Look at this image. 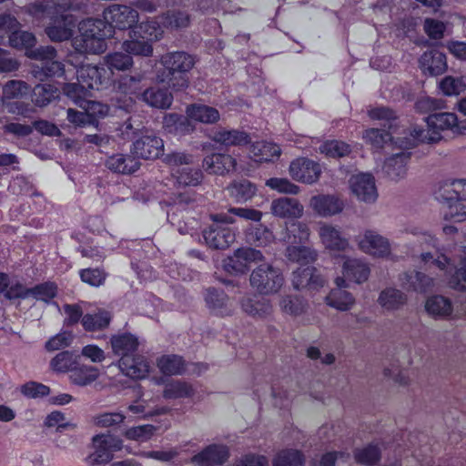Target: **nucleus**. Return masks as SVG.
Listing matches in <instances>:
<instances>
[{
	"label": "nucleus",
	"mask_w": 466,
	"mask_h": 466,
	"mask_svg": "<svg viewBox=\"0 0 466 466\" xmlns=\"http://www.w3.org/2000/svg\"><path fill=\"white\" fill-rule=\"evenodd\" d=\"M196 63V56L187 52H167L160 57L163 68L158 71L157 78L174 91H184L189 86L190 72Z\"/></svg>",
	"instance_id": "1"
},
{
	"label": "nucleus",
	"mask_w": 466,
	"mask_h": 466,
	"mask_svg": "<svg viewBox=\"0 0 466 466\" xmlns=\"http://www.w3.org/2000/svg\"><path fill=\"white\" fill-rule=\"evenodd\" d=\"M426 127L418 125L410 127L407 135L400 139V147H415L420 143L434 144L441 140V131L451 130L457 123V115L451 112H435L426 118Z\"/></svg>",
	"instance_id": "2"
},
{
	"label": "nucleus",
	"mask_w": 466,
	"mask_h": 466,
	"mask_svg": "<svg viewBox=\"0 0 466 466\" xmlns=\"http://www.w3.org/2000/svg\"><path fill=\"white\" fill-rule=\"evenodd\" d=\"M76 44L85 52L99 54L106 49L105 40L113 36V29L103 18H86L78 24Z\"/></svg>",
	"instance_id": "3"
},
{
	"label": "nucleus",
	"mask_w": 466,
	"mask_h": 466,
	"mask_svg": "<svg viewBox=\"0 0 466 466\" xmlns=\"http://www.w3.org/2000/svg\"><path fill=\"white\" fill-rule=\"evenodd\" d=\"M211 224L203 228L202 237L206 245L212 249H226L236 239L235 232L229 227L235 222L228 214H211Z\"/></svg>",
	"instance_id": "4"
},
{
	"label": "nucleus",
	"mask_w": 466,
	"mask_h": 466,
	"mask_svg": "<svg viewBox=\"0 0 466 466\" xmlns=\"http://www.w3.org/2000/svg\"><path fill=\"white\" fill-rule=\"evenodd\" d=\"M130 39L122 44L125 52L129 56L150 57L153 54L151 42L158 39V29L156 22L147 21L137 25L130 32Z\"/></svg>",
	"instance_id": "5"
},
{
	"label": "nucleus",
	"mask_w": 466,
	"mask_h": 466,
	"mask_svg": "<svg viewBox=\"0 0 466 466\" xmlns=\"http://www.w3.org/2000/svg\"><path fill=\"white\" fill-rule=\"evenodd\" d=\"M250 285L259 294L277 293L284 284V277L279 268L263 263L254 268L249 278Z\"/></svg>",
	"instance_id": "6"
},
{
	"label": "nucleus",
	"mask_w": 466,
	"mask_h": 466,
	"mask_svg": "<svg viewBox=\"0 0 466 466\" xmlns=\"http://www.w3.org/2000/svg\"><path fill=\"white\" fill-rule=\"evenodd\" d=\"M134 135L130 152L137 159H156L163 155L164 142L154 131L143 128Z\"/></svg>",
	"instance_id": "7"
},
{
	"label": "nucleus",
	"mask_w": 466,
	"mask_h": 466,
	"mask_svg": "<svg viewBox=\"0 0 466 466\" xmlns=\"http://www.w3.org/2000/svg\"><path fill=\"white\" fill-rule=\"evenodd\" d=\"M94 451L90 453L86 461L90 466H99L108 463L123 447V441L111 434H97L92 439Z\"/></svg>",
	"instance_id": "8"
},
{
	"label": "nucleus",
	"mask_w": 466,
	"mask_h": 466,
	"mask_svg": "<svg viewBox=\"0 0 466 466\" xmlns=\"http://www.w3.org/2000/svg\"><path fill=\"white\" fill-rule=\"evenodd\" d=\"M263 255L260 250L252 248H240L222 261V268L231 276H240L249 270L251 262L261 261Z\"/></svg>",
	"instance_id": "9"
},
{
	"label": "nucleus",
	"mask_w": 466,
	"mask_h": 466,
	"mask_svg": "<svg viewBox=\"0 0 466 466\" xmlns=\"http://www.w3.org/2000/svg\"><path fill=\"white\" fill-rule=\"evenodd\" d=\"M103 17L113 31L115 28L131 31L138 21V12L127 5H112L104 10Z\"/></svg>",
	"instance_id": "10"
},
{
	"label": "nucleus",
	"mask_w": 466,
	"mask_h": 466,
	"mask_svg": "<svg viewBox=\"0 0 466 466\" xmlns=\"http://www.w3.org/2000/svg\"><path fill=\"white\" fill-rule=\"evenodd\" d=\"M77 81L83 85L86 89L100 90L108 87L111 83V73L102 66H83L76 70Z\"/></svg>",
	"instance_id": "11"
},
{
	"label": "nucleus",
	"mask_w": 466,
	"mask_h": 466,
	"mask_svg": "<svg viewBox=\"0 0 466 466\" xmlns=\"http://www.w3.org/2000/svg\"><path fill=\"white\" fill-rule=\"evenodd\" d=\"M26 13L31 16L41 19L46 16L53 17L59 13L76 10L71 0H37L25 6Z\"/></svg>",
	"instance_id": "12"
},
{
	"label": "nucleus",
	"mask_w": 466,
	"mask_h": 466,
	"mask_svg": "<svg viewBox=\"0 0 466 466\" xmlns=\"http://www.w3.org/2000/svg\"><path fill=\"white\" fill-rule=\"evenodd\" d=\"M52 24L46 27V35L53 42H63L69 40L74 34L76 25V19L73 15L59 13L53 17Z\"/></svg>",
	"instance_id": "13"
},
{
	"label": "nucleus",
	"mask_w": 466,
	"mask_h": 466,
	"mask_svg": "<svg viewBox=\"0 0 466 466\" xmlns=\"http://www.w3.org/2000/svg\"><path fill=\"white\" fill-rule=\"evenodd\" d=\"M289 174L297 181L312 184L319 180L321 175L320 165L308 157H299L289 165Z\"/></svg>",
	"instance_id": "14"
},
{
	"label": "nucleus",
	"mask_w": 466,
	"mask_h": 466,
	"mask_svg": "<svg viewBox=\"0 0 466 466\" xmlns=\"http://www.w3.org/2000/svg\"><path fill=\"white\" fill-rule=\"evenodd\" d=\"M325 283L326 279L319 270L311 266L299 267L292 273V285L298 290H319Z\"/></svg>",
	"instance_id": "15"
},
{
	"label": "nucleus",
	"mask_w": 466,
	"mask_h": 466,
	"mask_svg": "<svg viewBox=\"0 0 466 466\" xmlns=\"http://www.w3.org/2000/svg\"><path fill=\"white\" fill-rule=\"evenodd\" d=\"M399 281L402 289L420 294L432 292L435 287L433 278L417 270L406 271L400 274Z\"/></svg>",
	"instance_id": "16"
},
{
	"label": "nucleus",
	"mask_w": 466,
	"mask_h": 466,
	"mask_svg": "<svg viewBox=\"0 0 466 466\" xmlns=\"http://www.w3.org/2000/svg\"><path fill=\"white\" fill-rule=\"evenodd\" d=\"M229 458L226 445L210 444L191 457L190 461L198 466H220Z\"/></svg>",
	"instance_id": "17"
},
{
	"label": "nucleus",
	"mask_w": 466,
	"mask_h": 466,
	"mask_svg": "<svg viewBox=\"0 0 466 466\" xmlns=\"http://www.w3.org/2000/svg\"><path fill=\"white\" fill-rule=\"evenodd\" d=\"M398 138V143L400 147V139ZM402 151L400 153L393 154L392 156L386 158L383 167L382 172L383 174L390 178V180H400L407 175L408 171V163L410 158L411 153L407 151L408 148L402 147Z\"/></svg>",
	"instance_id": "18"
},
{
	"label": "nucleus",
	"mask_w": 466,
	"mask_h": 466,
	"mask_svg": "<svg viewBox=\"0 0 466 466\" xmlns=\"http://www.w3.org/2000/svg\"><path fill=\"white\" fill-rule=\"evenodd\" d=\"M352 193L360 201L370 204L378 198L374 177L370 174H360L350 180Z\"/></svg>",
	"instance_id": "19"
},
{
	"label": "nucleus",
	"mask_w": 466,
	"mask_h": 466,
	"mask_svg": "<svg viewBox=\"0 0 466 466\" xmlns=\"http://www.w3.org/2000/svg\"><path fill=\"white\" fill-rule=\"evenodd\" d=\"M111 84L116 92L130 97L134 96L137 100L147 86L145 74L142 73L120 76L117 79H112Z\"/></svg>",
	"instance_id": "20"
},
{
	"label": "nucleus",
	"mask_w": 466,
	"mask_h": 466,
	"mask_svg": "<svg viewBox=\"0 0 466 466\" xmlns=\"http://www.w3.org/2000/svg\"><path fill=\"white\" fill-rule=\"evenodd\" d=\"M420 68L425 76H437L448 68L446 55L438 49L425 51L419 59Z\"/></svg>",
	"instance_id": "21"
},
{
	"label": "nucleus",
	"mask_w": 466,
	"mask_h": 466,
	"mask_svg": "<svg viewBox=\"0 0 466 466\" xmlns=\"http://www.w3.org/2000/svg\"><path fill=\"white\" fill-rule=\"evenodd\" d=\"M236 159L228 154L213 153L203 159L202 167L208 174L225 175L236 169Z\"/></svg>",
	"instance_id": "22"
},
{
	"label": "nucleus",
	"mask_w": 466,
	"mask_h": 466,
	"mask_svg": "<svg viewBox=\"0 0 466 466\" xmlns=\"http://www.w3.org/2000/svg\"><path fill=\"white\" fill-rule=\"evenodd\" d=\"M110 345L115 355L126 358L134 355L139 347L137 335L130 332H118L110 338Z\"/></svg>",
	"instance_id": "23"
},
{
	"label": "nucleus",
	"mask_w": 466,
	"mask_h": 466,
	"mask_svg": "<svg viewBox=\"0 0 466 466\" xmlns=\"http://www.w3.org/2000/svg\"><path fill=\"white\" fill-rule=\"evenodd\" d=\"M335 282L337 288L331 289L329 294L326 297L327 304L340 311L350 309L355 302V299L351 293L343 289V288L347 287L346 279L338 277Z\"/></svg>",
	"instance_id": "24"
},
{
	"label": "nucleus",
	"mask_w": 466,
	"mask_h": 466,
	"mask_svg": "<svg viewBox=\"0 0 466 466\" xmlns=\"http://www.w3.org/2000/svg\"><path fill=\"white\" fill-rule=\"evenodd\" d=\"M105 165L110 171L123 175L133 174L140 167L139 160L133 154H113L107 157Z\"/></svg>",
	"instance_id": "25"
},
{
	"label": "nucleus",
	"mask_w": 466,
	"mask_h": 466,
	"mask_svg": "<svg viewBox=\"0 0 466 466\" xmlns=\"http://www.w3.org/2000/svg\"><path fill=\"white\" fill-rule=\"evenodd\" d=\"M139 101L157 109H167L173 103V96L167 88L145 86Z\"/></svg>",
	"instance_id": "26"
},
{
	"label": "nucleus",
	"mask_w": 466,
	"mask_h": 466,
	"mask_svg": "<svg viewBox=\"0 0 466 466\" xmlns=\"http://www.w3.org/2000/svg\"><path fill=\"white\" fill-rule=\"evenodd\" d=\"M118 366L126 376L134 380L146 378L150 369L149 363L144 357L134 355L121 358Z\"/></svg>",
	"instance_id": "27"
},
{
	"label": "nucleus",
	"mask_w": 466,
	"mask_h": 466,
	"mask_svg": "<svg viewBox=\"0 0 466 466\" xmlns=\"http://www.w3.org/2000/svg\"><path fill=\"white\" fill-rule=\"evenodd\" d=\"M205 302L215 315L224 317L232 313L229 298L222 289L208 288L205 293Z\"/></svg>",
	"instance_id": "28"
},
{
	"label": "nucleus",
	"mask_w": 466,
	"mask_h": 466,
	"mask_svg": "<svg viewBox=\"0 0 466 466\" xmlns=\"http://www.w3.org/2000/svg\"><path fill=\"white\" fill-rule=\"evenodd\" d=\"M212 140L225 147H244L251 143V137L243 130L219 128L214 132Z\"/></svg>",
	"instance_id": "29"
},
{
	"label": "nucleus",
	"mask_w": 466,
	"mask_h": 466,
	"mask_svg": "<svg viewBox=\"0 0 466 466\" xmlns=\"http://www.w3.org/2000/svg\"><path fill=\"white\" fill-rule=\"evenodd\" d=\"M360 246L365 252L377 257H386L390 252L389 240L371 230L365 232L363 238L360 241Z\"/></svg>",
	"instance_id": "30"
},
{
	"label": "nucleus",
	"mask_w": 466,
	"mask_h": 466,
	"mask_svg": "<svg viewBox=\"0 0 466 466\" xmlns=\"http://www.w3.org/2000/svg\"><path fill=\"white\" fill-rule=\"evenodd\" d=\"M163 128L168 134L175 136H185L191 133L195 127L188 116L177 113L166 114L163 117Z\"/></svg>",
	"instance_id": "31"
},
{
	"label": "nucleus",
	"mask_w": 466,
	"mask_h": 466,
	"mask_svg": "<svg viewBox=\"0 0 466 466\" xmlns=\"http://www.w3.org/2000/svg\"><path fill=\"white\" fill-rule=\"evenodd\" d=\"M271 212L279 218H297L303 214V206L298 199L292 198H279L271 203Z\"/></svg>",
	"instance_id": "32"
},
{
	"label": "nucleus",
	"mask_w": 466,
	"mask_h": 466,
	"mask_svg": "<svg viewBox=\"0 0 466 466\" xmlns=\"http://www.w3.org/2000/svg\"><path fill=\"white\" fill-rule=\"evenodd\" d=\"M309 236V229L305 223L289 220L285 222V228L280 233V239L290 245L305 243Z\"/></svg>",
	"instance_id": "33"
},
{
	"label": "nucleus",
	"mask_w": 466,
	"mask_h": 466,
	"mask_svg": "<svg viewBox=\"0 0 466 466\" xmlns=\"http://www.w3.org/2000/svg\"><path fill=\"white\" fill-rule=\"evenodd\" d=\"M310 204L314 210L323 217L339 214L344 208L343 202L331 195H319L311 198Z\"/></svg>",
	"instance_id": "34"
},
{
	"label": "nucleus",
	"mask_w": 466,
	"mask_h": 466,
	"mask_svg": "<svg viewBox=\"0 0 466 466\" xmlns=\"http://www.w3.org/2000/svg\"><path fill=\"white\" fill-rule=\"evenodd\" d=\"M251 158L258 163L273 162L280 157L279 145L268 141H257L250 146Z\"/></svg>",
	"instance_id": "35"
},
{
	"label": "nucleus",
	"mask_w": 466,
	"mask_h": 466,
	"mask_svg": "<svg viewBox=\"0 0 466 466\" xmlns=\"http://www.w3.org/2000/svg\"><path fill=\"white\" fill-rule=\"evenodd\" d=\"M370 273V269L367 263L357 258H347L343 264L344 277L355 283L360 284L365 282Z\"/></svg>",
	"instance_id": "36"
},
{
	"label": "nucleus",
	"mask_w": 466,
	"mask_h": 466,
	"mask_svg": "<svg viewBox=\"0 0 466 466\" xmlns=\"http://www.w3.org/2000/svg\"><path fill=\"white\" fill-rule=\"evenodd\" d=\"M407 301V295L395 288L384 289L378 298V303L387 310H397L404 306Z\"/></svg>",
	"instance_id": "37"
},
{
	"label": "nucleus",
	"mask_w": 466,
	"mask_h": 466,
	"mask_svg": "<svg viewBox=\"0 0 466 466\" xmlns=\"http://www.w3.org/2000/svg\"><path fill=\"white\" fill-rule=\"evenodd\" d=\"M99 377V370L95 366L77 364L72 370L69 379L74 385L85 387L92 384Z\"/></svg>",
	"instance_id": "38"
},
{
	"label": "nucleus",
	"mask_w": 466,
	"mask_h": 466,
	"mask_svg": "<svg viewBox=\"0 0 466 466\" xmlns=\"http://www.w3.org/2000/svg\"><path fill=\"white\" fill-rule=\"evenodd\" d=\"M425 309L434 318H446L451 315L453 307L451 301L441 295H434L426 300Z\"/></svg>",
	"instance_id": "39"
},
{
	"label": "nucleus",
	"mask_w": 466,
	"mask_h": 466,
	"mask_svg": "<svg viewBox=\"0 0 466 466\" xmlns=\"http://www.w3.org/2000/svg\"><path fill=\"white\" fill-rule=\"evenodd\" d=\"M228 190L230 197L236 202L243 203L251 199L255 196L257 187L248 179H239L233 181L228 187Z\"/></svg>",
	"instance_id": "40"
},
{
	"label": "nucleus",
	"mask_w": 466,
	"mask_h": 466,
	"mask_svg": "<svg viewBox=\"0 0 466 466\" xmlns=\"http://www.w3.org/2000/svg\"><path fill=\"white\" fill-rule=\"evenodd\" d=\"M187 115L190 119L206 124H214L220 117L219 112L215 107L199 104L188 106L187 107Z\"/></svg>",
	"instance_id": "41"
},
{
	"label": "nucleus",
	"mask_w": 466,
	"mask_h": 466,
	"mask_svg": "<svg viewBox=\"0 0 466 466\" xmlns=\"http://www.w3.org/2000/svg\"><path fill=\"white\" fill-rule=\"evenodd\" d=\"M112 320V315L109 311L99 310L94 314H86L82 318V326L86 331H101L106 329Z\"/></svg>",
	"instance_id": "42"
},
{
	"label": "nucleus",
	"mask_w": 466,
	"mask_h": 466,
	"mask_svg": "<svg viewBox=\"0 0 466 466\" xmlns=\"http://www.w3.org/2000/svg\"><path fill=\"white\" fill-rule=\"evenodd\" d=\"M157 367L164 375H181L186 370V362L179 355H163L157 360Z\"/></svg>",
	"instance_id": "43"
},
{
	"label": "nucleus",
	"mask_w": 466,
	"mask_h": 466,
	"mask_svg": "<svg viewBox=\"0 0 466 466\" xmlns=\"http://www.w3.org/2000/svg\"><path fill=\"white\" fill-rule=\"evenodd\" d=\"M78 359L79 356L75 351L63 350L50 360V368L57 373L71 372L77 364Z\"/></svg>",
	"instance_id": "44"
},
{
	"label": "nucleus",
	"mask_w": 466,
	"mask_h": 466,
	"mask_svg": "<svg viewBox=\"0 0 466 466\" xmlns=\"http://www.w3.org/2000/svg\"><path fill=\"white\" fill-rule=\"evenodd\" d=\"M319 235L325 247L332 250H344L349 243L341 237L340 232L332 226L325 225L320 228Z\"/></svg>",
	"instance_id": "45"
},
{
	"label": "nucleus",
	"mask_w": 466,
	"mask_h": 466,
	"mask_svg": "<svg viewBox=\"0 0 466 466\" xmlns=\"http://www.w3.org/2000/svg\"><path fill=\"white\" fill-rule=\"evenodd\" d=\"M58 294V287L53 281H45L29 288V298L46 304H51Z\"/></svg>",
	"instance_id": "46"
},
{
	"label": "nucleus",
	"mask_w": 466,
	"mask_h": 466,
	"mask_svg": "<svg viewBox=\"0 0 466 466\" xmlns=\"http://www.w3.org/2000/svg\"><path fill=\"white\" fill-rule=\"evenodd\" d=\"M287 258L289 260L299 263L300 267L312 263L317 258L315 250L301 244L289 245L287 248Z\"/></svg>",
	"instance_id": "47"
},
{
	"label": "nucleus",
	"mask_w": 466,
	"mask_h": 466,
	"mask_svg": "<svg viewBox=\"0 0 466 466\" xmlns=\"http://www.w3.org/2000/svg\"><path fill=\"white\" fill-rule=\"evenodd\" d=\"M59 89L51 84H38L32 90V101L37 106H46L59 96Z\"/></svg>",
	"instance_id": "48"
},
{
	"label": "nucleus",
	"mask_w": 466,
	"mask_h": 466,
	"mask_svg": "<svg viewBox=\"0 0 466 466\" xmlns=\"http://www.w3.org/2000/svg\"><path fill=\"white\" fill-rule=\"evenodd\" d=\"M177 183L184 187H196L202 182L203 173L198 167L184 166L175 170Z\"/></svg>",
	"instance_id": "49"
},
{
	"label": "nucleus",
	"mask_w": 466,
	"mask_h": 466,
	"mask_svg": "<svg viewBox=\"0 0 466 466\" xmlns=\"http://www.w3.org/2000/svg\"><path fill=\"white\" fill-rule=\"evenodd\" d=\"M64 65L56 61L55 58H49L41 62V64L36 65L33 70L34 76L42 81L48 77L61 76L64 75Z\"/></svg>",
	"instance_id": "50"
},
{
	"label": "nucleus",
	"mask_w": 466,
	"mask_h": 466,
	"mask_svg": "<svg viewBox=\"0 0 466 466\" xmlns=\"http://www.w3.org/2000/svg\"><path fill=\"white\" fill-rule=\"evenodd\" d=\"M106 68L111 73V76L115 70L125 71L133 65V58L127 52H114L108 54L105 57Z\"/></svg>",
	"instance_id": "51"
},
{
	"label": "nucleus",
	"mask_w": 466,
	"mask_h": 466,
	"mask_svg": "<svg viewBox=\"0 0 466 466\" xmlns=\"http://www.w3.org/2000/svg\"><path fill=\"white\" fill-rule=\"evenodd\" d=\"M194 394L192 386L181 380L167 383L163 390V397L167 400L188 398Z\"/></svg>",
	"instance_id": "52"
},
{
	"label": "nucleus",
	"mask_w": 466,
	"mask_h": 466,
	"mask_svg": "<svg viewBox=\"0 0 466 466\" xmlns=\"http://www.w3.org/2000/svg\"><path fill=\"white\" fill-rule=\"evenodd\" d=\"M304 454L294 449L279 451L273 460V466H304Z\"/></svg>",
	"instance_id": "53"
},
{
	"label": "nucleus",
	"mask_w": 466,
	"mask_h": 466,
	"mask_svg": "<svg viewBox=\"0 0 466 466\" xmlns=\"http://www.w3.org/2000/svg\"><path fill=\"white\" fill-rule=\"evenodd\" d=\"M319 151L329 157L340 158L351 153V147L344 141L334 139L321 144Z\"/></svg>",
	"instance_id": "54"
},
{
	"label": "nucleus",
	"mask_w": 466,
	"mask_h": 466,
	"mask_svg": "<svg viewBox=\"0 0 466 466\" xmlns=\"http://www.w3.org/2000/svg\"><path fill=\"white\" fill-rule=\"evenodd\" d=\"M9 44L16 49H25V54L32 47H35L36 38L33 33L28 31L14 30L8 36Z\"/></svg>",
	"instance_id": "55"
},
{
	"label": "nucleus",
	"mask_w": 466,
	"mask_h": 466,
	"mask_svg": "<svg viewBox=\"0 0 466 466\" xmlns=\"http://www.w3.org/2000/svg\"><path fill=\"white\" fill-rule=\"evenodd\" d=\"M448 285L452 289L466 292V251L460 268H451L448 272Z\"/></svg>",
	"instance_id": "56"
},
{
	"label": "nucleus",
	"mask_w": 466,
	"mask_h": 466,
	"mask_svg": "<svg viewBox=\"0 0 466 466\" xmlns=\"http://www.w3.org/2000/svg\"><path fill=\"white\" fill-rule=\"evenodd\" d=\"M79 277L91 287H100L104 285L107 273L100 268H87L79 270Z\"/></svg>",
	"instance_id": "57"
},
{
	"label": "nucleus",
	"mask_w": 466,
	"mask_h": 466,
	"mask_svg": "<svg viewBox=\"0 0 466 466\" xmlns=\"http://www.w3.org/2000/svg\"><path fill=\"white\" fill-rule=\"evenodd\" d=\"M30 92V86L22 80H10L3 86V98H21Z\"/></svg>",
	"instance_id": "58"
},
{
	"label": "nucleus",
	"mask_w": 466,
	"mask_h": 466,
	"mask_svg": "<svg viewBox=\"0 0 466 466\" xmlns=\"http://www.w3.org/2000/svg\"><path fill=\"white\" fill-rule=\"evenodd\" d=\"M439 88L445 96H458L466 90V83L462 78L448 76L440 82Z\"/></svg>",
	"instance_id": "59"
},
{
	"label": "nucleus",
	"mask_w": 466,
	"mask_h": 466,
	"mask_svg": "<svg viewBox=\"0 0 466 466\" xmlns=\"http://www.w3.org/2000/svg\"><path fill=\"white\" fill-rule=\"evenodd\" d=\"M368 116L372 120L384 121V127L389 130L392 128L393 123L397 120L398 116L394 110L388 106H375L368 111Z\"/></svg>",
	"instance_id": "60"
},
{
	"label": "nucleus",
	"mask_w": 466,
	"mask_h": 466,
	"mask_svg": "<svg viewBox=\"0 0 466 466\" xmlns=\"http://www.w3.org/2000/svg\"><path fill=\"white\" fill-rule=\"evenodd\" d=\"M363 138L375 148H382L392 137L389 130L380 128H369L365 130Z\"/></svg>",
	"instance_id": "61"
},
{
	"label": "nucleus",
	"mask_w": 466,
	"mask_h": 466,
	"mask_svg": "<svg viewBox=\"0 0 466 466\" xmlns=\"http://www.w3.org/2000/svg\"><path fill=\"white\" fill-rule=\"evenodd\" d=\"M354 456L358 463L373 465L380 460V450L378 446L370 444L363 449L357 450Z\"/></svg>",
	"instance_id": "62"
},
{
	"label": "nucleus",
	"mask_w": 466,
	"mask_h": 466,
	"mask_svg": "<svg viewBox=\"0 0 466 466\" xmlns=\"http://www.w3.org/2000/svg\"><path fill=\"white\" fill-rule=\"evenodd\" d=\"M280 307L286 313L297 316L304 312L306 302L299 296L288 295L281 299Z\"/></svg>",
	"instance_id": "63"
},
{
	"label": "nucleus",
	"mask_w": 466,
	"mask_h": 466,
	"mask_svg": "<svg viewBox=\"0 0 466 466\" xmlns=\"http://www.w3.org/2000/svg\"><path fill=\"white\" fill-rule=\"evenodd\" d=\"M448 206L447 210L443 212L445 220H452L454 222H462L466 220V206L461 201H441Z\"/></svg>",
	"instance_id": "64"
}]
</instances>
